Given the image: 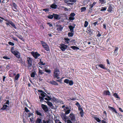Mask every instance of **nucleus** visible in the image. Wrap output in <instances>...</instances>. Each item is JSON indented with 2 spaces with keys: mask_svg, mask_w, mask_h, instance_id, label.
<instances>
[{
  "mask_svg": "<svg viewBox=\"0 0 123 123\" xmlns=\"http://www.w3.org/2000/svg\"><path fill=\"white\" fill-rule=\"evenodd\" d=\"M41 66L42 65H45V63H43V62H41V60H40V61L39 62V63H38Z\"/></svg>",
  "mask_w": 123,
  "mask_h": 123,
  "instance_id": "nucleus-43",
  "label": "nucleus"
},
{
  "mask_svg": "<svg viewBox=\"0 0 123 123\" xmlns=\"http://www.w3.org/2000/svg\"><path fill=\"white\" fill-rule=\"evenodd\" d=\"M73 32H68V37H72L74 35V33Z\"/></svg>",
  "mask_w": 123,
  "mask_h": 123,
  "instance_id": "nucleus-35",
  "label": "nucleus"
},
{
  "mask_svg": "<svg viewBox=\"0 0 123 123\" xmlns=\"http://www.w3.org/2000/svg\"><path fill=\"white\" fill-rule=\"evenodd\" d=\"M47 17L49 19H52L53 18V15H48L47 16Z\"/></svg>",
  "mask_w": 123,
  "mask_h": 123,
  "instance_id": "nucleus-41",
  "label": "nucleus"
},
{
  "mask_svg": "<svg viewBox=\"0 0 123 123\" xmlns=\"http://www.w3.org/2000/svg\"><path fill=\"white\" fill-rule=\"evenodd\" d=\"M41 107L43 109L45 112H47L48 111V109L47 106L44 104H42Z\"/></svg>",
  "mask_w": 123,
  "mask_h": 123,
  "instance_id": "nucleus-13",
  "label": "nucleus"
},
{
  "mask_svg": "<svg viewBox=\"0 0 123 123\" xmlns=\"http://www.w3.org/2000/svg\"><path fill=\"white\" fill-rule=\"evenodd\" d=\"M88 25V22L87 21H85V24H84V26L86 27H87Z\"/></svg>",
  "mask_w": 123,
  "mask_h": 123,
  "instance_id": "nucleus-42",
  "label": "nucleus"
},
{
  "mask_svg": "<svg viewBox=\"0 0 123 123\" xmlns=\"http://www.w3.org/2000/svg\"><path fill=\"white\" fill-rule=\"evenodd\" d=\"M86 10V8L85 7H82L81 8V12H84Z\"/></svg>",
  "mask_w": 123,
  "mask_h": 123,
  "instance_id": "nucleus-40",
  "label": "nucleus"
},
{
  "mask_svg": "<svg viewBox=\"0 0 123 123\" xmlns=\"http://www.w3.org/2000/svg\"><path fill=\"white\" fill-rule=\"evenodd\" d=\"M13 54L18 58H19L20 57V54L18 51L15 53H14Z\"/></svg>",
  "mask_w": 123,
  "mask_h": 123,
  "instance_id": "nucleus-18",
  "label": "nucleus"
},
{
  "mask_svg": "<svg viewBox=\"0 0 123 123\" xmlns=\"http://www.w3.org/2000/svg\"><path fill=\"white\" fill-rule=\"evenodd\" d=\"M19 59L17 60V61H18V62L19 63H21L24 65H25V62L23 61L22 59L21 58H18Z\"/></svg>",
  "mask_w": 123,
  "mask_h": 123,
  "instance_id": "nucleus-14",
  "label": "nucleus"
},
{
  "mask_svg": "<svg viewBox=\"0 0 123 123\" xmlns=\"http://www.w3.org/2000/svg\"><path fill=\"white\" fill-rule=\"evenodd\" d=\"M67 123H72V122L69 119L67 120Z\"/></svg>",
  "mask_w": 123,
  "mask_h": 123,
  "instance_id": "nucleus-64",
  "label": "nucleus"
},
{
  "mask_svg": "<svg viewBox=\"0 0 123 123\" xmlns=\"http://www.w3.org/2000/svg\"><path fill=\"white\" fill-rule=\"evenodd\" d=\"M70 81V80L68 79H65L64 80V82L65 83H66L67 84H68Z\"/></svg>",
  "mask_w": 123,
  "mask_h": 123,
  "instance_id": "nucleus-49",
  "label": "nucleus"
},
{
  "mask_svg": "<svg viewBox=\"0 0 123 123\" xmlns=\"http://www.w3.org/2000/svg\"><path fill=\"white\" fill-rule=\"evenodd\" d=\"M106 9H107V8L106 7H101V9L100 11H106Z\"/></svg>",
  "mask_w": 123,
  "mask_h": 123,
  "instance_id": "nucleus-44",
  "label": "nucleus"
},
{
  "mask_svg": "<svg viewBox=\"0 0 123 123\" xmlns=\"http://www.w3.org/2000/svg\"><path fill=\"white\" fill-rule=\"evenodd\" d=\"M25 110L26 113H28L30 111L28 110L26 107H25Z\"/></svg>",
  "mask_w": 123,
  "mask_h": 123,
  "instance_id": "nucleus-58",
  "label": "nucleus"
},
{
  "mask_svg": "<svg viewBox=\"0 0 123 123\" xmlns=\"http://www.w3.org/2000/svg\"><path fill=\"white\" fill-rule=\"evenodd\" d=\"M74 26H73L72 25H70L68 26V28L69 29L70 31L72 32H74Z\"/></svg>",
  "mask_w": 123,
  "mask_h": 123,
  "instance_id": "nucleus-20",
  "label": "nucleus"
},
{
  "mask_svg": "<svg viewBox=\"0 0 123 123\" xmlns=\"http://www.w3.org/2000/svg\"><path fill=\"white\" fill-rule=\"evenodd\" d=\"M119 50V48L117 47H116L115 49L114 50L113 55L114 56H116L118 55V51Z\"/></svg>",
  "mask_w": 123,
  "mask_h": 123,
  "instance_id": "nucleus-12",
  "label": "nucleus"
},
{
  "mask_svg": "<svg viewBox=\"0 0 123 123\" xmlns=\"http://www.w3.org/2000/svg\"><path fill=\"white\" fill-rule=\"evenodd\" d=\"M87 30L88 31H89V33H92L91 31V28L90 27V26L88 27L87 28Z\"/></svg>",
  "mask_w": 123,
  "mask_h": 123,
  "instance_id": "nucleus-60",
  "label": "nucleus"
},
{
  "mask_svg": "<svg viewBox=\"0 0 123 123\" xmlns=\"http://www.w3.org/2000/svg\"><path fill=\"white\" fill-rule=\"evenodd\" d=\"M8 44L10 45H11L12 46H13L14 45V44L11 41H9L8 42Z\"/></svg>",
  "mask_w": 123,
  "mask_h": 123,
  "instance_id": "nucleus-59",
  "label": "nucleus"
},
{
  "mask_svg": "<svg viewBox=\"0 0 123 123\" xmlns=\"http://www.w3.org/2000/svg\"><path fill=\"white\" fill-rule=\"evenodd\" d=\"M112 6L111 5H110L107 11L108 12H111L112 11Z\"/></svg>",
  "mask_w": 123,
  "mask_h": 123,
  "instance_id": "nucleus-27",
  "label": "nucleus"
},
{
  "mask_svg": "<svg viewBox=\"0 0 123 123\" xmlns=\"http://www.w3.org/2000/svg\"><path fill=\"white\" fill-rule=\"evenodd\" d=\"M60 73L59 69L58 68H56L54 70L53 77H57L58 76H59Z\"/></svg>",
  "mask_w": 123,
  "mask_h": 123,
  "instance_id": "nucleus-4",
  "label": "nucleus"
},
{
  "mask_svg": "<svg viewBox=\"0 0 123 123\" xmlns=\"http://www.w3.org/2000/svg\"><path fill=\"white\" fill-rule=\"evenodd\" d=\"M75 105L78 107V111H80V116H81V117H83L84 116V112L83 109H82V107H81V106L80 105L79 103L78 102H76Z\"/></svg>",
  "mask_w": 123,
  "mask_h": 123,
  "instance_id": "nucleus-2",
  "label": "nucleus"
},
{
  "mask_svg": "<svg viewBox=\"0 0 123 123\" xmlns=\"http://www.w3.org/2000/svg\"><path fill=\"white\" fill-rule=\"evenodd\" d=\"M36 74V73L35 71L31 73V76L32 78H34Z\"/></svg>",
  "mask_w": 123,
  "mask_h": 123,
  "instance_id": "nucleus-29",
  "label": "nucleus"
},
{
  "mask_svg": "<svg viewBox=\"0 0 123 123\" xmlns=\"http://www.w3.org/2000/svg\"><path fill=\"white\" fill-rule=\"evenodd\" d=\"M8 107V106L7 105H3L2 107L1 108V109L3 110H6V108Z\"/></svg>",
  "mask_w": 123,
  "mask_h": 123,
  "instance_id": "nucleus-36",
  "label": "nucleus"
},
{
  "mask_svg": "<svg viewBox=\"0 0 123 123\" xmlns=\"http://www.w3.org/2000/svg\"><path fill=\"white\" fill-rule=\"evenodd\" d=\"M69 117H70L71 121L73 122H75L76 121L75 116L73 113H70Z\"/></svg>",
  "mask_w": 123,
  "mask_h": 123,
  "instance_id": "nucleus-5",
  "label": "nucleus"
},
{
  "mask_svg": "<svg viewBox=\"0 0 123 123\" xmlns=\"http://www.w3.org/2000/svg\"><path fill=\"white\" fill-rule=\"evenodd\" d=\"M40 42L41 43L42 46L44 48L45 50L47 51H49V48L48 45L43 41H40Z\"/></svg>",
  "mask_w": 123,
  "mask_h": 123,
  "instance_id": "nucleus-3",
  "label": "nucleus"
},
{
  "mask_svg": "<svg viewBox=\"0 0 123 123\" xmlns=\"http://www.w3.org/2000/svg\"><path fill=\"white\" fill-rule=\"evenodd\" d=\"M47 24L49 25L50 27H51L53 26V25H52L51 23H50L49 22H48L47 23Z\"/></svg>",
  "mask_w": 123,
  "mask_h": 123,
  "instance_id": "nucleus-62",
  "label": "nucleus"
},
{
  "mask_svg": "<svg viewBox=\"0 0 123 123\" xmlns=\"http://www.w3.org/2000/svg\"><path fill=\"white\" fill-rule=\"evenodd\" d=\"M101 4H104L105 3V2L104 0H99Z\"/></svg>",
  "mask_w": 123,
  "mask_h": 123,
  "instance_id": "nucleus-56",
  "label": "nucleus"
},
{
  "mask_svg": "<svg viewBox=\"0 0 123 123\" xmlns=\"http://www.w3.org/2000/svg\"><path fill=\"white\" fill-rule=\"evenodd\" d=\"M34 116V114L31 112H29L27 113V116L29 117L32 116L33 117Z\"/></svg>",
  "mask_w": 123,
  "mask_h": 123,
  "instance_id": "nucleus-38",
  "label": "nucleus"
},
{
  "mask_svg": "<svg viewBox=\"0 0 123 123\" xmlns=\"http://www.w3.org/2000/svg\"><path fill=\"white\" fill-rule=\"evenodd\" d=\"M90 7L89 8V9L88 11V12H92V11L93 10L92 7H93L92 6H89Z\"/></svg>",
  "mask_w": 123,
  "mask_h": 123,
  "instance_id": "nucleus-45",
  "label": "nucleus"
},
{
  "mask_svg": "<svg viewBox=\"0 0 123 123\" xmlns=\"http://www.w3.org/2000/svg\"><path fill=\"white\" fill-rule=\"evenodd\" d=\"M94 118L98 122H100L101 121L100 119H99V118L98 117H94Z\"/></svg>",
  "mask_w": 123,
  "mask_h": 123,
  "instance_id": "nucleus-34",
  "label": "nucleus"
},
{
  "mask_svg": "<svg viewBox=\"0 0 123 123\" xmlns=\"http://www.w3.org/2000/svg\"><path fill=\"white\" fill-rule=\"evenodd\" d=\"M20 75L19 73L17 74L15 76L14 79V82H15L16 80H18V78L19 77Z\"/></svg>",
  "mask_w": 123,
  "mask_h": 123,
  "instance_id": "nucleus-21",
  "label": "nucleus"
},
{
  "mask_svg": "<svg viewBox=\"0 0 123 123\" xmlns=\"http://www.w3.org/2000/svg\"><path fill=\"white\" fill-rule=\"evenodd\" d=\"M96 4V2H93L92 4H91L90 5H89V6H91L93 7V6H94Z\"/></svg>",
  "mask_w": 123,
  "mask_h": 123,
  "instance_id": "nucleus-55",
  "label": "nucleus"
},
{
  "mask_svg": "<svg viewBox=\"0 0 123 123\" xmlns=\"http://www.w3.org/2000/svg\"><path fill=\"white\" fill-rule=\"evenodd\" d=\"M36 123H42V119L39 118H37L36 119Z\"/></svg>",
  "mask_w": 123,
  "mask_h": 123,
  "instance_id": "nucleus-23",
  "label": "nucleus"
},
{
  "mask_svg": "<svg viewBox=\"0 0 123 123\" xmlns=\"http://www.w3.org/2000/svg\"><path fill=\"white\" fill-rule=\"evenodd\" d=\"M35 114L39 116H42L41 111L38 110H35L34 112Z\"/></svg>",
  "mask_w": 123,
  "mask_h": 123,
  "instance_id": "nucleus-10",
  "label": "nucleus"
},
{
  "mask_svg": "<svg viewBox=\"0 0 123 123\" xmlns=\"http://www.w3.org/2000/svg\"><path fill=\"white\" fill-rule=\"evenodd\" d=\"M45 102L47 103V105L48 106H49V107H51V106H53V105L52 104V103L51 102H50L49 101H47V102H46V101H45Z\"/></svg>",
  "mask_w": 123,
  "mask_h": 123,
  "instance_id": "nucleus-33",
  "label": "nucleus"
},
{
  "mask_svg": "<svg viewBox=\"0 0 123 123\" xmlns=\"http://www.w3.org/2000/svg\"><path fill=\"white\" fill-rule=\"evenodd\" d=\"M45 71L46 73L49 74L51 72V70L50 69L48 70L47 69H45Z\"/></svg>",
  "mask_w": 123,
  "mask_h": 123,
  "instance_id": "nucleus-54",
  "label": "nucleus"
},
{
  "mask_svg": "<svg viewBox=\"0 0 123 123\" xmlns=\"http://www.w3.org/2000/svg\"><path fill=\"white\" fill-rule=\"evenodd\" d=\"M108 107L110 109L111 111H112V112H115L116 114L117 113V111L114 108L110 106H109Z\"/></svg>",
  "mask_w": 123,
  "mask_h": 123,
  "instance_id": "nucleus-17",
  "label": "nucleus"
},
{
  "mask_svg": "<svg viewBox=\"0 0 123 123\" xmlns=\"http://www.w3.org/2000/svg\"><path fill=\"white\" fill-rule=\"evenodd\" d=\"M54 18L56 20H59L61 18L59 17L60 15L55 13H53Z\"/></svg>",
  "mask_w": 123,
  "mask_h": 123,
  "instance_id": "nucleus-11",
  "label": "nucleus"
},
{
  "mask_svg": "<svg viewBox=\"0 0 123 123\" xmlns=\"http://www.w3.org/2000/svg\"><path fill=\"white\" fill-rule=\"evenodd\" d=\"M113 96L115 98H117L118 99H120V97L119 96H118L117 94L116 93H114L113 94Z\"/></svg>",
  "mask_w": 123,
  "mask_h": 123,
  "instance_id": "nucleus-39",
  "label": "nucleus"
},
{
  "mask_svg": "<svg viewBox=\"0 0 123 123\" xmlns=\"http://www.w3.org/2000/svg\"><path fill=\"white\" fill-rule=\"evenodd\" d=\"M70 109H68L66 111H65V113L64 114H66V115H67L69 114L70 113Z\"/></svg>",
  "mask_w": 123,
  "mask_h": 123,
  "instance_id": "nucleus-48",
  "label": "nucleus"
},
{
  "mask_svg": "<svg viewBox=\"0 0 123 123\" xmlns=\"http://www.w3.org/2000/svg\"><path fill=\"white\" fill-rule=\"evenodd\" d=\"M11 50L12 53L13 54L18 52L17 50H15L14 49V48L13 47H11Z\"/></svg>",
  "mask_w": 123,
  "mask_h": 123,
  "instance_id": "nucleus-25",
  "label": "nucleus"
},
{
  "mask_svg": "<svg viewBox=\"0 0 123 123\" xmlns=\"http://www.w3.org/2000/svg\"><path fill=\"white\" fill-rule=\"evenodd\" d=\"M11 68V67L10 66L9 64L7 65L6 67V69H9Z\"/></svg>",
  "mask_w": 123,
  "mask_h": 123,
  "instance_id": "nucleus-53",
  "label": "nucleus"
},
{
  "mask_svg": "<svg viewBox=\"0 0 123 123\" xmlns=\"http://www.w3.org/2000/svg\"><path fill=\"white\" fill-rule=\"evenodd\" d=\"M103 94L104 95L110 96V93L108 90H105L103 92Z\"/></svg>",
  "mask_w": 123,
  "mask_h": 123,
  "instance_id": "nucleus-16",
  "label": "nucleus"
},
{
  "mask_svg": "<svg viewBox=\"0 0 123 123\" xmlns=\"http://www.w3.org/2000/svg\"><path fill=\"white\" fill-rule=\"evenodd\" d=\"M70 48L74 50H78L79 49V48L77 47L74 46H72L70 47Z\"/></svg>",
  "mask_w": 123,
  "mask_h": 123,
  "instance_id": "nucleus-32",
  "label": "nucleus"
},
{
  "mask_svg": "<svg viewBox=\"0 0 123 123\" xmlns=\"http://www.w3.org/2000/svg\"><path fill=\"white\" fill-rule=\"evenodd\" d=\"M64 40L65 41V43L66 44H68L69 42V41H70V39L68 38H64Z\"/></svg>",
  "mask_w": 123,
  "mask_h": 123,
  "instance_id": "nucleus-28",
  "label": "nucleus"
},
{
  "mask_svg": "<svg viewBox=\"0 0 123 123\" xmlns=\"http://www.w3.org/2000/svg\"><path fill=\"white\" fill-rule=\"evenodd\" d=\"M56 26L57 27L56 30L58 31L59 32L60 31H61L63 29V27L62 26L60 25H56Z\"/></svg>",
  "mask_w": 123,
  "mask_h": 123,
  "instance_id": "nucleus-9",
  "label": "nucleus"
},
{
  "mask_svg": "<svg viewBox=\"0 0 123 123\" xmlns=\"http://www.w3.org/2000/svg\"><path fill=\"white\" fill-rule=\"evenodd\" d=\"M76 15L74 12H72L70 14V17H69V20H72L74 19L75 18L74 17Z\"/></svg>",
  "mask_w": 123,
  "mask_h": 123,
  "instance_id": "nucleus-8",
  "label": "nucleus"
},
{
  "mask_svg": "<svg viewBox=\"0 0 123 123\" xmlns=\"http://www.w3.org/2000/svg\"><path fill=\"white\" fill-rule=\"evenodd\" d=\"M32 64H28L27 68L28 70H30L32 69Z\"/></svg>",
  "mask_w": 123,
  "mask_h": 123,
  "instance_id": "nucleus-37",
  "label": "nucleus"
},
{
  "mask_svg": "<svg viewBox=\"0 0 123 123\" xmlns=\"http://www.w3.org/2000/svg\"><path fill=\"white\" fill-rule=\"evenodd\" d=\"M31 122L32 123L34 122V118L33 117H31L30 118Z\"/></svg>",
  "mask_w": 123,
  "mask_h": 123,
  "instance_id": "nucleus-61",
  "label": "nucleus"
},
{
  "mask_svg": "<svg viewBox=\"0 0 123 123\" xmlns=\"http://www.w3.org/2000/svg\"><path fill=\"white\" fill-rule=\"evenodd\" d=\"M69 85L70 86H71L73 85L74 84V82L72 80H70L68 83Z\"/></svg>",
  "mask_w": 123,
  "mask_h": 123,
  "instance_id": "nucleus-47",
  "label": "nucleus"
},
{
  "mask_svg": "<svg viewBox=\"0 0 123 123\" xmlns=\"http://www.w3.org/2000/svg\"><path fill=\"white\" fill-rule=\"evenodd\" d=\"M31 54L36 59L40 55L37 52H32L31 53Z\"/></svg>",
  "mask_w": 123,
  "mask_h": 123,
  "instance_id": "nucleus-6",
  "label": "nucleus"
},
{
  "mask_svg": "<svg viewBox=\"0 0 123 123\" xmlns=\"http://www.w3.org/2000/svg\"><path fill=\"white\" fill-rule=\"evenodd\" d=\"M27 63L28 64H32V59L31 57H28L27 58Z\"/></svg>",
  "mask_w": 123,
  "mask_h": 123,
  "instance_id": "nucleus-15",
  "label": "nucleus"
},
{
  "mask_svg": "<svg viewBox=\"0 0 123 123\" xmlns=\"http://www.w3.org/2000/svg\"><path fill=\"white\" fill-rule=\"evenodd\" d=\"M12 4L14 8L16 10H17V4L14 2L12 3Z\"/></svg>",
  "mask_w": 123,
  "mask_h": 123,
  "instance_id": "nucleus-46",
  "label": "nucleus"
},
{
  "mask_svg": "<svg viewBox=\"0 0 123 123\" xmlns=\"http://www.w3.org/2000/svg\"><path fill=\"white\" fill-rule=\"evenodd\" d=\"M4 20L7 22L5 23L6 25L7 26L9 25L10 24L15 29H17V27L16 26V25L12 21L9 20H8L7 19H4Z\"/></svg>",
  "mask_w": 123,
  "mask_h": 123,
  "instance_id": "nucleus-1",
  "label": "nucleus"
},
{
  "mask_svg": "<svg viewBox=\"0 0 123 123\" xmlns=\"http://www.w3.org/2000/svg\"><path fill=\"white\" fill-rule=\"evenodd\" d=\"M44 73L42 71V70L39 68L38 69V75H41Z\"/></svg>",
  "mask_w": 123,
  "mask_h": 123,
  "instance_id": "nucleus-31",
  "label": "nucleus"
},
{
  "mask_svg": "<svg viewBox=\"0 0 123 123\" xmlns=\"http://www.w3.org/2000/svg\"><path fill=\"white\" fill-rule=\"evenodd\" d=\"M98 66L103 69H106V68L105 65L102 64H99L98 65Z\"/></svg>",
  "mask_w": 123,
  "mask_h": 123,
  "instance_id": "nucleus-22",
  "label": "nucleus"
},
{
  "mask_svg": "<svg viewBox=\"0 0 123 123\" xmlns=\"http://www.w3.org/2000/svg\"><path fill=\"white\" fill-rule=\"evenodd\" d=\"M39 97L40 102H41L42 101L44 100V97H41L40 96H39Z\"/></svg>",
  "mask_w": 123,
  "mask_h": 123,
  "instance_id": "nucleus-50",
  "label": "nucleus"
},
{
  "mask_svg": "<svg viewBox=\"0 0 123 123\" xmlns=\"http://www.w3.org/2000/svg\"><path fill=\"white\" fill-rule=\"evenodd\" d=\"M57 5L55 3H53L51 5L50 7L52 8L55 9L57 8Z\"/></svg>",
  "mask_w": 123,
  "mask_h": 123,
  "instance_id": "nucleus-26",
  "label": "nucleus"
},
{
  "mask_svg": "<svg viewBox=\"0 0 123 123\" xmlns=\"http://www.w3.org/2000/svg\"><path fill=\"white\" fill-rule=\"evenodd\" d=\"M16 75L15 73H9V77H12L14 76H15Z\"/></svg>",
  "mask_w": 123,
  "mask_h": 123,
  "instance_id": "nucleus-30",
  "label": "nucleus"
},
{
  "mask_svg": "<svg viewBox=\"0 0 123 123\" xmlns=\"http://www.w3.org/2000/svg\"><path fill=\"white\" fill-rule=\"evenodd\" d=\"M49 83L52 84L53 85H58V84L55 81L53 80L51 81H50L49 82Z\"/></svg>",
  "mask_w": 123,
  "mask_h": 123,
  "instance_id": "nucleus-19",
  "label": "nucleus"
},
{
  "mask_svg": "<svg viewBox=\"0 0 123 123\" xmlns=\"http://www.w3.org/2000/svg\"><path fill=\"white\" fill-rule=\"evenodd\" d=\"M46 97H47L48 99V100H49V101L51 100V98H50V97H49V96H48V95L46 96Z\"/></svg>",
  "mask_w": 123,
  "mask_h": 123,
  "instance_id": "nucleus-63",
  "label": "nucleus"
},
{
  "mask_svg": "<svg viewBox=\"0 0 123 123\" xmlns=\"http://www.w3.org/2000/svg\"><path fill=\"white\" fill-rule=\"evenodd\" d=\"M46 95V94L45 92H43V93H41V95L42 96V97L44 98L45 97V95Z\"/></svg>",
  "mask_w": 123,
  "mask_h": 123,
  "instance_id": "nucleus-51",
  "label": "nucleus"
},
{
  "mask_svg": "<svg viewBox=\"0 0 123 123\" xmlns=\"http://www.w3.org/2000/svg\"><path fill=\"white\" fill-rule=\"evenodd\" d=\"M3 58L6 60H10V58H8L7 56H3Z\"/></svg>",
  "mask_w": 123,
  "mask_h": 123,
  "instance_id": "nucleus-52",
  "label": "nucleus"
},
{
  "mask_svg": "<svg viewBox=\"0 0 123 123\" xmlns=\"http://www.w3.org/2000/svg\"><path fill=\"white\" fill-rule=\"evenodd\" d=\"M66 115V114L62 113L61 114V117L63 119H67V117Z\"/></svg>",
  "mask_w": 123,
  "mask_h": 123,
  "instance_id": "nucleus-24",
  "label": "nucleus"
},
{
  "mask_svg": "<svg viewBox=\"0 0 123 123\" xmlns=\"http://www.w3.org/2000/svg\"><path fill=\"white\" fill-rule=\"evenodd\" d=\"M60 46H61L60 48L61 50L63 51H64L65 50H66L68 47V45L64 44H60Z\"/></svg>",
  "mask_w": 123,
  "mask_h": 123,
  "instance_id": "nucleus-7",
  "label": "nucleus"
},
{
  "mask_svg": "<svg viewBox=\"0 0 123 123\" xmlns=\"http://www.w3.org/2000/svg\"><path fill=\"white\" fill-rule=\"evenodd\" d=\"M42 123H49V120L46 121L45 120H42Z\"/></svg>",
  "mask_w": 123,
  "mask_h": 123,
  "instance_id": "nucleus-57",
  "label": "nucleus"
}]
</instances>
